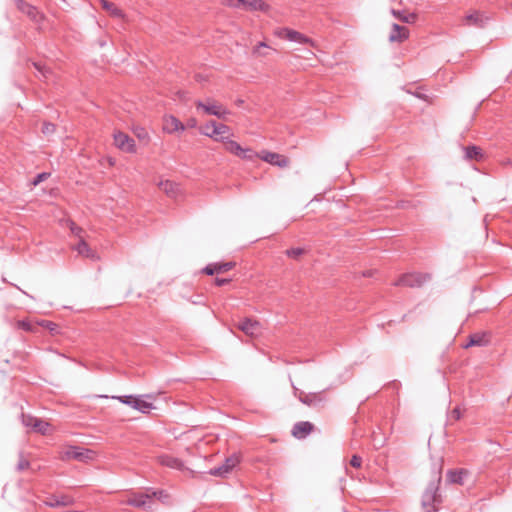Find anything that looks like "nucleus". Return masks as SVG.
Wrapping results in <instances>:
<instances>
[{
    "label": "nucleus",
    "mask_w": 512,
    "mask_h": 512,
    "mask_svg": "<svg viewBox=\"0 0 512 512\" xmlns=\"http://www.w3.org/2000/svg\"><path fill=\"white\" fill-rule=\"evenodd\" d=\"M441 476L438 475L435 480L431 481L422 496V508L425 512H436L438 505L441 503V495L438 493Z\"/></svg>",
    "instance_id": "1"
},
{
    "label": "nucleus",
    "mask_w": 512,
    "mask_h": 512,
    "mask_svg": "<svg viewBox=\"0 0 512 512\" xmlns=\"http://www.w3.org/2000/svg\"><path fill=\"white\" fill-rule=\"evenodd\" d=\"M195 105L197 109L203 110L205 114L213 115L220 119L225 120L227 115L230 114V112L223 105L212 99H207L206 102L197 101Z\"/></svg>",
    "instance_id": "2"
},
{
    "label": "nucleus",
    "mask_w": 512,
    "mask_h": 512,
    "mask_svg": "<svg viewBox=\"0 0 512 512\" xmlns=\"http://www.w3.org/2000/svg\"><path fill=\"white\" fill-rule=\"evenodd\" d=\"M200 133L216 141H221V137L230 133V128L225 124L211 120L200 128Z\"/></svg>",
    "instance_id": "3"
},
{
    "label": "nucleus",
    "mask_w": 512,
    "mask_h": 512,
    "mask_svg": "<svg viewBox=\"0 0 512 512\" xmlns=\"http://www.w3.org/2000/svg\"><path fill=\"white\" fill-rule=\"evenodd\" d=\"M95 455L93 450L71 446L62 452L61 458L63 460L75 459L81 462H89L94 460Z\"/></svg>",
    "instance_id": "4"
},
{
    "label": "nucleus",
    "mask_w": 512,
    "mask_h": 512,
    "mask_svg": "<svg viewBox=\"0 0 512 512\" xmlns=\"http://www.w3.org/2000/svg\"><path fill=\"white\" fill-rule=\"evenodd\" d=\"M125 503L149 512L154 511L152 496L149 493H132Z\"/></svg>",
    "instance_id": "5"
},
{
    "label": "nucleus",
    "mask_w": 512,
    "mask_h": 512,
    "mask_svg": "<svg viewBox=\"0 0 512 512\" xmlns=\"http://www.w3.org/2000/svg\"><path fill=\"white\" fill-rule=\"evenodd\" d=\"M17 9L27 15V17L36 24L44 20V15L33 5L25 0H13Z\"/></svg>",
    "instance_id": "6"
},
{
    "label": "nucleus",
    "mask_w": 512,
    "mask_h": 512,
    "mask_svg": "<svg viewBox=\"0 0 512 512\" xmlns=\"http://www.w3.org/2000/svg\"><path fill=\"white\" fill-rule=\"evenodd\" d=\"M429 279L428 275L421 273H408L404 274L398 281L394 283L395 286L419 287Z\"/></svg>",
    "instance_id": "7"
},
{
    "label": "nucleus",
    "mask_w": 512,
    "mask_h": 512,
    "mask_svg": "<svg viewBox=\"0 0 512 512\" xmlns=\"http://www.w3.org/2000/svg\"><path fill=\"white\" fill-rule=\"evenodd\" d=\"M114 144L123 152L133 153L136 150L134 139L120 131L114 133Z\"/></svg>",
    "instance_id": "8"
},
{
    "label": "nucleus",
    "mask_w": 512,
    "mask_h": 512,
    "mask_svg": "<svg viewBox=\"0 0 512 512\" xmlns=\"http://www.w3.org/2000/svg\"><path fill=\"white\" fill-rule=\"evenodd\" d=\"M276 35L280 38L287 39L289 41L303 43V44H310L314 45L313 41L306 37L305 35L301 34L298 31L289 29V28H281L276 32Z\"/></svg>",
    "instance_id": "9"
},
{
    "label": "nucleus",
    "mask_w": 512,
    "mask_h": 512,
    "mask_svg": "<svg viewBox=\"0 0 512 512\" xmlns=\"http://www.w3.org/2000/svg\"><path fill=\"white\" fill-rule=\"evenodd\" d=\"M228 5L250 11H265L268 7L262 0H228Z\"/></svg>",
    "instance_id": "10"
},
{
    "label": "nucleus",
    "mask_w": 512,
    "mask_h": 512,
    "mask_svg": "<svg viewBox=\"0 0 512 512\" xmlns=\"http://www.w3.org/2000/svg\"><path fill=\"white\" fill-rule=\"evenodd\" d=\"M239 463V457L232 455L225 459V462L219 466L211 469L209 474L212 476L224 477Z\"/></svg>",
    "instance_id": "11"
},
{
    "label": "nucleus",
    "mask_w": 512,
    "mask_h": 512,
    "mask_svg": "<svg viewBox=\"0 0 512 512\" xmlns=\"http://www.w3.org/2000/svg\"><path fill=\"white\" fill-rule=\"evenodd\" d=\"M260 159L271 165H275L282 168L287 167L289 164V160L287 157L275 152L262 151L260 153Z\"/></svg>",
    "instance_id": "12"
},
{
    "label": "nucleus",
    "mask_w": 512,
    "mask_h": 512,
    "mask_svg": "<svg viewBox=\"0 0 512 512\" xmlns=\"http://www.w3.org/2000/svg\"><path fill=\"white\" fill-rule=\"evenodd\" d=\"M44 504L52 508L70 506L74 504V498L66 494L51 495L44 501Z\"/></svg>",
    "instance_id": "13"
},
{
    "label": "nucleus",
    "mask_w": 512,
    "mask_h": 512,
    "mask_svg": "<svg viewBox=\"0 0 512 512\" xmlns=\"http://www.w3.org/2000/svg\"><path fill=\"white\" fill-rule=\"evenodd\" d=\"M163 130L168 134H173L179 131H184L185 126L176 117L169 115L163 119Z\"/></svg>",
    "instance_id": "14"
},
{
    "label": "nucleus",
    "mask_w": 512,
    "mask_h": 512,
    "mask_svg": "<svg viewBox=\"0 0 512 512\" xmlns=\"http://www.w3.org/2000/svg\"><path fill=\"white\" fill-rule=\"evenodd\" d=\"M143 397H146L151 400L155 399V396L153 394H147L145 396H135L132 408L140 411L141 413L146 414L149 413L150 410L154 409V406L151 402L145 401Z\"/></svg>",
    "instance_id": "15"
},
{
    "label": "nucleus",
    "mask_w": 512,
    "mask_h": 512,
    "mask_svg": "<svg viewBox=\"0 0 512 512\" xmlns=\"http://www.w3.org/2000/svg\"><path fill=\"white\" fill-rule=\"evenodd\" d=\"M238 328L248 336H255L260 332V324L258 321L244 319L238 324Z\"/></svg>",
    "instance_id": "16"
},
{
    "label": "nucleus",
    "mask_w": 512,
    "mask_h": 512,
    "mask_svg": "<svg viewBox=\"0 0 512 512\" xmlns=\"http://www.w3.org/2000/svg\"><path fill=\"white\" fill-rule=\"evenodd\" d=\"M298 399L305 405L317 406L324 400L323 392L319 393H305L299 392Z\"/></svg>",
    "instance_id": "17"
},
{
    "label": "nucleus",
    "mask_w": 512,
    "mask_h": 512,
    "mask_svg": "<svg viewBox=\"0 0 512 512\" xmlns=\"http://www.w3.org/2000/svg\"><path fill=\"white\" fill-rule=\"evenodd\" d=\"M313 427V424L308 421L297 422L292 429V435L298 439L305 438L311 433Z\"/></svg>",
    "instance_id": "18"
},
{
    "label": "nucleus",
    "mask_w": 512,
    "mask_h": 512,
    "mask_svg": "<svg viewBox=\"0 0 512 512\" xmlns=\"http://www.w3.org/2000/svg\"><path fill=\"white\" fill-rule=\"evenodd\" d=\"M157 460L161 465L172 468V469H177V470L185 469L183 462L180 459L175 458L171 455H167V454L160 455L157 457Z\"/></svg>",
    "instance_id": "19"
},
{
    "label": "nucleus",
    "mask_w": 512,
    "mask_h": 512,
    "mask_svg": "<svg viewBox=\"0 0 512 512\" xmlns=\"http://www.w3.org/2000/svg\"><path fill=\"white\" fill-rule=\"evenodd\" d=\"M409 36V31L406 27L398 24H393L391 33L389 35L390 42H403Z\"/></svg>",
    "instance_id": "20"
},
{
    "label": "nucleus",
    "mask_w": 512,
    "mask_h": 512,
    "mask_svg": "<svg viewBox=\"0 0 512 512\" xmlns=\"http://www.w3.org/2000/svg\"><path fill=\"white\" fill-rule=\"evenodd\" d=\"M158 187L171 198H176L180 191L179 185L170 180L161 181Z\"/></svg>",
    "instance_id": "21"
},
{
    "label": "nucleus",
    "mask_w": 512,
    "mask_h": 512,
    "mask_svg": "<svg viewBox=\"0 0 512 512\" xmlns=\"http://www.w3.org/2000/svg\"><path fill=\"white\" fill-rule=\"evenodd\" d=\"M74 249L78 252L79 255H81L83 257H86V258H89L92 260L98 259L96 252L94 250H92L83 239H81L79 241V243L75 246Z\"/></svg>",
    "instance_id": "22"
},
{
    "label": "nucleus",
    "mask_w": 512,
    "mask_h": 512,
    "mask_svg": "<svg viewBox=\"0 0 512 512\" xmlns=\"http://www.w3.org/2000/svg\"><path fill=\"white\" fill-rule=\"evenodd\" d=\"M489 342L487 333H475L470 336L469 342L464 345L465 348L471 346H485Z\"/></svg>",
    "instance_id": "23"
},
{
    "label": "nucleus",
    "mask_w": 512,
    "mask_h": 512,
    "mask_svg": "<svg viewBox=\"0 0 512 512\" xmlns=\"http://www.w3.org/2000/svg\"><path fill=\"white\" fill-rule=\"evenodd\" d=\"M485 20L479 12H473L465 17L464 24L467 26L483 27Z\"/></svg>",
    "instance_id": "24"
},
{
    "label": "nucleus",
    "mask_w": 512,
    "mask_h": 512,
    "mask_svg": "<svg viewBox=\"0 0 512 512\" xmlns=\"http://www.w3.org/2000/svg\"><path fill=\"white\" fill-rule=\"evenodd\" d=\"M101 6L104 10H106L111 16L116 18H123L124 14L121 9H119L114 3L109 2L107 0H100Z\"/></svg>",
    "instance_id": "25"
},
{
    "label": "nucleus",
    "mask_w": 512,
    "mask_h": 512,
    "mask_svg": "<svg viewBox=\"0 0 512 512\" xmlns=\"http://www.w3.org/2000/svg\"><path fill=\"white\" fill-rule=\"evenodd\" d=\"M465 158L467 160L479 161L483 158L482 149L478 146H468L464 148Z\"/></svg>",
    "instance_id": "26"
},
{
    "label": "nucleus",
    "mask_w": 512,
    "mask_h": 512,
    "mask_svg": "<svg viewBox=\"0 0 512 512\" xmlns=\"http://www.w3.org/2000/svg\"><path fill=\"white\" fill-rule=\"evenodd\" d=\"M221 142L224 143L225 149L228 152L239 157L241 149H242L240 144H238L236 141L228 139L227 137H221Z\"/></svg>",
    "instance_id": "27"
},
{
    "label": "nucleus",
    "mask_w": 512,
    "mask_h": 512,
    "mask_svg": "<svg viewBox=\"0 0 512 512\" xmlns=\"http://www.w3.org/2000/svg\"><path fill=\"white\" fill-rule=\"evenodd\" d=\"M467 475L466 470L449 471L447 473V480L450 483L463 484L464 477Z\"/></svg>",
    "instance_id": "28"
},
{
    "label": "nucleus",
    "mask_w": 512,
    "mask_h": 512,
    "mask_svg": "<svg viewBox=\"0 0 512 512\" xmlns=\"http://www.w3.org/2000/svg\"><path fill=\"white\" fill-rule=\"evenodd\" d=\"M33 431L42 435H47L51 432V425L48 422L37 418L36 422H34Z\"/></svg>",
    "instance_id": "29"
},
{
    "label": "nucleus",
    "mask_w": 512,
    "mask_h": 512,
    "mask_svg": "<svg viewBox=\"0 0 512 512\" xmlns=\"http://www.w3.org/2000/svg\"><path fill=\"white\" fill-rule=\"evenodd\" d=\"M239 157L247 161H253L256 158H260V153L250 148H242Z\"/></svg>",
    "instance_id": "30"
},
{
    "label": "nucleus",
    "mask_w": 512,
    "mask_h": 512,
    "mask_svg": "<svg viewBox=\"0 0 512 512\" xmlns=\"http://www.w3.org/2000/svg\"><path fill=\"white\" fill-rule=\"evenodd\" d=\"M153 498H157L161 503L163 504H169V494L164 490H152L151 493H149Z\"/></svg>",
    "instance_id": "31"
},
{
    "label": "nucleus",
    "mask_w": 512,
    "mask_h": 512,
    "mask_svg": "<svg viewBox=\"0 0 512 512\" xmlns=\"http://www.w3.org/2000/svg\"><path fill=\"white\" fill-rule=\"evenodd\" d=\"M392 12L397 18H399L401 21L405 23H413L416 20V15L414 13L402 14L399 11L395 10H393Z\"/></svg>",
    "instance_id": "32"
},
{
    "label": "nucleus",
    "mask_w": 512,
    "mask_h": 512,
    "mask_svg": "<svg viewBox=\"0 0 512 512\" xmlns=\"http://www.w3.org/2000/svg\"><path fill=\"white\" fill-rule=\"evenodd\" d=\"M22 424L26 427H30L33 430L34 422H36L37 418L29 415V414H21Z\"/></svg>",
    "instance_id": "33"
},
{
    "label": "nucleus",
    "mask_w": 512,
    "mask_h": 512,
    "mask_svg": "<svg viewBox=\"0 0 512 512\" xmlns=\"http://www.w3.org/2000/svg\"><path fill=\"white\" fill-rule=\"evenodd\" d=\"M22 424L26 427H30L33 430L34 422H36L37 418L29 415V414H21Z\"/></svg>",
    "instance_id": "34"
},
{
    "label": "nucleus",
    "mask_w": 512,
    "mask_h": 512,
    "mask_svg": "<svg viewBox=\"0 0 512 512\" xmlns=\"http://www.w3.org/2000/svg\"><path fill=\"white\" fill-rule=\"evenodd\" d=\"M113 399L119 400L121 403L126 404L130 407L133 405V401L135 399V396L133 395H125V396H112Z\"/></svg>",
    "instance_id": "35"
},
{
    "label": "nucleus",
    "mask_w": 512,
    "mask_h": 512,
    "mask_svg": "<svg viewBox=\"0 0 512 512\" xmlns=\"http://www.w3.org/2000/svg\"><path fill=\"white\" fill-rule=\"evenodd\" d=\"M41 131L44 135L49 136L55 132V125L49 122H44Z\"/></svg>",
    "instance_id": "36"
},
{
    "label": "nucleus",
    "mask_w": 512,
    "mask_h": 512,
    "mask_svg": "<svg viewBox=\"0 0 512 512\" xmlns=\"http://www.w3.org/2000/svg\"><path fill=\"white\" fill-rule=\"evenodd\" d=\"M304 253L302 248H291L286 251V255L291 258H299Z\"/></svg>",
    "instance_id": "37"
},
{
    "label": "nucleus",
    "mask_w": 512,
    "mask_h": 512,
    "mask_svg": "<svg viewBox=\"0 0 512 512\" xmlns=\"http://www.w3.org/2000/svg\"><path fill=\"white\" fill-rule=\"evenodd\" d=\"M33 66L44 78H48V75L51 73L48 68L40 63H33Z\"/></svg>",
    "instance_id": "38"
},
{
    "label": "nucleus",
    "mask_w": 512,
    "mask_h": 512,
    "mask_svg": "<svg viewBox=\"0 0 512 512\" xmlns=\"http://www.w3.org/2000/svg\"><path fill=\"white\" fill-rule=\"evenodd\" d=\"M233 266H234V263H232V262L220 263V264H216V270H217V273H223V272H226V271L232 269Z\"/></svg>",
    "instance_id": "39"
},
{
    "label": "nucleus",
    "mask_w": 512,
    "mask_h": 512,
    "mask_svg": "<svg viewBox=\"0 0 512 512\" xmlns=\"http://www.w3.org/2000/svg\"><path fill=\"white\" fill-rule=\"evenodd\" d=\"M261 48H268L267 44L265 42H260L254 49H253V55L255 56H266V53L261 51Z\"/></svg>",
    "instance_id": "40"
},
{
    "label": "nucleus",
    "mask_w": 512,
    "mask_h": 512,
    "mask_svg": "<svg viewBox=\"0 0 512 512\" xmlns=\"http://www.w3.org/2000/svg\"><path fill=\"white\" fill-rule=\"evenodd\" d=\"M461 417H462V411H461L460 407H455L449 415V420L458 421Z\"/></svg>",
    "instance_id": "41"
},
{
    "label": "nucleus",
    "mask_w": 512,
    "mask_h": 512,
    "mask_svg": "<svg viewBox=\"0 0 512 512\" xmlns=\"http://www.w3.org/2000/svg\"><path fill=\"white\" fill-rule=\"evenodd\" d=\"M17 326L18 328L23 329L25 331H33V325L25 320L18 321Z\"/></svg>",
    "instance_id": "42"
},
{
    "label": "nucleus",
    "mask_w": 512,
    "mask_h": 512,
    "mask_svg": "<svg viewBox=\"0 0 512 512\" xmlns=\"http://www.w3.org/2000/svg\"><path fill=\"white\" fill-rule=\"evenodd\" d=\"M70 230L75 236L79 237L80 240L83 239L81 236V233L83 232L82 228L77 226L74 222L70 223Z\"/></svg>",
    "instance_id": "43"
},
{
    "label": "nucleus",
    "mask_w": 512,
    "mask_h": 512,
    "mask_svg": "<svg viewBox=\"0 0 512 512\" xmlns=\"http://www.w3.org/2000/svg\"><path fill=\"white\" fill-rule=\"evenodd\" d=\"M49 175H50L49 173H45V172H44V173H40V174H38V175L35 177V179L33 180L32 184H33L34 186H36V185L40 184L41 182H43L44 180H46V179L49 177Z\"/></svg>",
    "instance_id": "44"
},
{
    "label": "nucleus",
    "mask_w": 512,
    "mask_h": 512,
    "mask_svg": "<svg viewBox=\"0 0 512 512\" xmlns=\"http://www.w3.org/2000/svg\"><path fill=\"white\" fill-rule=\"evenodd\" d=\"M134 132L136 136L141 140H146L148 138V133L144 128H136Z\"/></svg>",
    "instance_id": "45"
},
{
    "label": "nucleus",
    "mask_w": 512,
    "mask_h": 512,
    "mask_svg": "<svg viewBox=\"0 0 512 512\" xmlns=\"http://www.w3.org/2000/svg\"><path fill=\"white\" fill-rule=\"evenodd\" d=\"M361 463H362V459L357 456V455H353L351 460H350V465L354 468H359L361 466Z\"/></svg>",
    "instance_id": "46"
},
{
    "label": "nucleus",
    "mask_w": 512,
    "mask_h": 512,
    "mask_svg": "<svg viewBox=\"0 0 512 512\" xmlns=\"http://www.w3.org/2000/svg\"><path fill=\"white\" fill-rule=\"evenodd\" d=\"M28 466H29V462L26 459H24L23 457H20V460L17 465V469L19 471H22V470L28 468Z\"/></svg>",
    "instance_id": "47"
},
{
    "label": "nucleus",
    "mask_w": 512,
    "mask_h": 512,
    "mask_svg": "<svg viewBox=\"0 0 512 512\" xmlns=\"http://www.w3.org/2000/svg\"><path fill=\"white\" fill-rule=\"evenodd\" d=\"M204 272L207 274V275H213L215 273H217V270H216V264L212 265H208L204 268Z\"/></svg>",
    "instance_id": "48"
},
{
    "label": "nucleus",
    "mask_w": 512,
    "mask_h": 512,
    "mask_svg": "<svg viewBox=\"0 0 512 512\" xmlns=\"http://www.w3.org/2000/svg\"><path fill=\"white\" fill-rule=\"evenodd\" d=\"M229 282H230V279H227V278H216L215 279V284L217 286H223Z\"/></svg>",
    "instance_id": "49"
},
{
    "label": "nucleus",
    "mask_w": 512,
    "mask_h": 512,
    "mask_svg": "<svg viewBox=\"0 0 512 512\" xmlns=\"http://www.w3.org/2000/svg\"><path fill=\"white\" fill-rule=\"evenodd\" d=\"M41 325L45 326L46 328H48L49 330L51 331H54L55 327H56V324L52 323V322H46V321H43L41 323Z\"/></svg>",
    "instance_id": "50"
},
{
    "label": "nucleus",
    "mask_w": 512,
    "mask_h": 512,
    "mask_svg": "<svg viewBox=\"0 0 512 512\" xmlns=\"http://www.w3.org/2000/svg\"><path fill=\"white\" fill-rule=\"evenodd\" d=\"M187 125H188L189 127H192V128H193V127H195V126L197 125V121H196V119H194V118L190 119V120L187 122Z\"/></svg>",
    "instance_id": "51"
},
{
    "label": "nucleus",
    "mask_w": 512,
    "mask_h": 512,
    "mask_svg": "<svg viewBox=\"0 0 512 512\" xmlns=\"http://www.w3.org/2000/svg\"><path fill=\"white\" fill-rule=\"evenodd\" d=\"M363 276H364V277H370V276H372V271L364 272V273H363Z\"/></svg>",
    "instance_id": "52"
}]
</instances>
